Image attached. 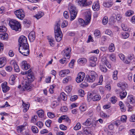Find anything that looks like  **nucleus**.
<instances>
[{
	"label": "nucleus",
	"mask_w": 135,
	"mask_h": 135,
	"mask_svg": "<svg viewBox=\"0 0 135 135\" xmlns=\"http://www.w3.org/2000/svg\"><path fill=\"white\" fill-rule=\"evenodd\" d=\"M19 52L24 56H27L29 54L30 50L26 37L24 36H21L19 39Z\"/></svg>",
	"instance_id": "1"
},
{
	"label": "nucleus",
	"mask_w": 135,
	"mask_h": 135,
	"mask_svg": "<svg viewBox=\"0 0 135 135\" xmlns=\"http://www.w3.org/2000/svg\"><path fill=\"white\" fill-rule=\"evenodd\" d=\"M127 94V93L125 90H122L119 94L120 98L122 99L126 97Z\"/></svg>",
	"instance_id": "22"
},
{
	"label": "nucleus",
	"mask_w": 135,
	"mask_h": 135,
	"mask_svg": "<svg viewBox=\"0 0 135 135\" xmlns=\"http://www.w3.org/2000/svg\"><path fill=\"white\" fill-rule=\"evenodd\" d=\"M60 21H58L55 27V31H61L60 28Z\"/></svg>",
	"instance_id": "27"
},
{
	"label": "nucleus",
	"mask_w": 135,
	"mask_h": 135,
	"mask_svg": "<svg viewBox=\"0 0 135 135\" xmlns=\"http://www.w3.org/2000/svg\"><path fill=\"white\" fill-rule=\"evenodd\" d=\"M119 105L121 111L122 112H125L126 110L124 107V105L123 102L122 101H120L119 102Z\"/></svg>",
	"instance_id": "33"
},
{
	"label": "nucleus",
	"mask_w": 135,
	"mask_h": 135,
	"mask_svg": "<svg viewBox=\"0 0 135 135\" xmlns=\"http://www.w3.org/2000/svg\"><path fill=\"white\" fill-rule=\"evenodd\" d=\"M55 37L57 42H59L62 38V35L61 31H55Z\"/></svg>",
	"instance_id": "14"
},
{
	"label": "nucleus",
	"mask_w": 135,
	"mask_h": 135,
	"mask_svg": "<svg viewBox=\"0 0 135 135\" xmlns=\"http://www.w3.org/2000/svg\"><path fill=\"white\" fill-rule=\"evenodd\" d=\"M134 13V12L131 10H129L127 11L126 13L127 16H130L132 15Z\"/></svg>",
	"instance_id": "44"
},
{
	"label": "nucleus",
	"mask_w": 135,
	"mask_h": 135,
	"mask_svg": "<svg viewBox=\"0 0 135 135\" xmlns=\"http://www.w3.org/2000/svg\"><path fill=\"white\" fill-rule=\"evenodd\" d=\"M101 60L102 61L104 64L107 63L108 62L107 57L105 56L103 57L102 59Z\"/></svg>",
	"instance_id": "57"
},
{
	"label": "nucleus",
	"mask_w": 135,
	"mask_h": 135,
	"mask_svg": "<svg viewBox=\"0 0 135 135\" xmlns=\"http://www.w3.org/2000/svg\"><path fill=\"white\" fill-rule=\"evenodd\" d=\"M126 106L128 107V111L131 112L132 110L133 107L129 103H127L126 104Z\"/></svg>",
	"instance_id": "54"
},
{
	"label": "nucleus",
	"mask_w": 135,
	"mask_h": 135,
	"mask_svg": "<svg viewBox=\"0 0 135 135\" xmlns=\"http://www.w3.org/2000/svg\"><path fill=\"white\" fill-rule=\"evenodd\" d=\"M100 68L102 71L104 72L105 73L107 72V69L105 66L104 65H100Z\"/></svg>",
	"instance_id": "48"
},
{
	"label": "nucleus",
	"mask_w": 135,
	"mask_h": 135,
	"mask_svg": "<svg viewBox=\"0 0 135 135\" xmlns=\"http://www.w3.org/2000/svg\"><path fill=\"white\" fill-rule=\"evenodd\" d=\"M28 74L27 79L24 80L22 83V89L23 90L30 91L31 90L32 87L30 86V83L32 82L35 80V77L33 73L30 70L28 71Z\"/></svg>",
	"instance_id": "2"
},
{
	"label": "nucleus",
	"mask_w": 135,
	"mask_h": 135,
	"mask_svg": "<svg viewBox=\"0 0 135 135\" xmlns=\"http://www.w3.org/2000/svg\"><path fill=\"white\" fill-rule=\"evenodd\" d=\"M89 75H87L85 79L88 82H93L95 81V78L97 76V75L93 71H91Z\"/></svg>",
	"instance_id": "6"
},
{
	"label": "nucleus",
	"mask_w": 135,
	"mask_h": 135,
	"mask_svg": "<svg viewBox=\"0 0 135 135\" xmlns=\"http://www.w3.org/2000/svg\"><path fill=\"white\" fill-rule=\"evenodd\" d=\"M68 110V108L66 106H63L61 108V110L63 112H67Z\"/></svg>",
	"instance_id": "60"
},
{
	"label": "nucleus",
	"mask_w": 135,
	"mask_h": 135,
	"mask_svg": "<svg viewBox=\"0 0 135 135\" xmlns=\"http://www.w3.org/2000/svg\"><path fill=\"white\" fill-rule=\"evenodd\" d=\"M85 76V74L84 72H80L76 79V82L78 83L82 82L84 80Z\"/></svg>",
	"instance_id": "10"
},
{
	"label": "nucleus",
	"mask_w": 135,
	"mask_h": 135,
	"mask_svg": "<svg viewBox=\"0 0 135 135\" xmlns=\"http://www.w3.org/2000/svg\"><path fill=\"white\" fill-rule=\"evenodd\" d=\"M21 66L22 69L26 70L30 68V65L29 64L27 63L26 61L24 60L21 63Z\"/></svg>",
	"instance_id": "15"
},
{
	"label": "nucleus",
	"mask_w": 135,
	"mask_h": 135,
	"mask_svg": "<svg viewBox=\"0 0 135 135\" xmlns=\"http://www.w3.org/2000/svg\"><path fill=\"white\" fill-rule=\"evenodd\" d=\"M127 100L131 104H133L135 103V97L132 95H129L127 97Z\"/></svg>",
	"instance_id": "18"
},
{
	"label": "nucleus",
	"mask_w": 135,
	"mask_h": 135,
	"mask_svg": "<svg viewBox=\"0 0 135 135\" xmlns=\"http://www.w3.org/2000/svg\"><path fill=\"white\" fill-rule=\"evenodd\" d=\"M79 109L81 111L84 112L87 109L86 104H82L80 107Z\"/></svg>",
	"instance_id": "25"
},
{
	"label": "nucleus",
	"mask_w": 135,
	"mask_h": 135,
	"mask_svg": "<svg viewBox=\"0 0 135 135\" xmlns=\"http://www.w3.org/2000/svg\"><path fill=\"white\" fill-rule=\"evenodd\" d=\"M44 15L43 12H38V13L36 15L34 16V17L36 18L37 19H38Z\"/></svg>",
	"instance_id": "30"
},
{
	"label": "nucleus",
	"mask_w": 135,
	"mask_h": 135,
	"mask_svg": "<svg viewBox=\"0 0 135 135\" xmlns=\"http://www.w3.org/2000/svg\"><path fill=\"white\" fill-rule=\"evenodd\" d=\"M78 61V62L83 63L86 62V60L85 58H81L79 59Z\"/></svg>",
	"instance_id": "52"
},
{
	"label": "nucleus",
	"mask_w": 135,
	"mask_h": 135,
	"mask_svg": "<svg viewBox=\"0 0 135 135\" xmlns=\"http://www.w3.org/2000/svg\"><path fill=\"white\" fill-rule=\"evenodd\" d=\"M14 13L18 18L21 20H23L25 16V13L22 9L16 11L14 12Z\"/></svg>",
	"instance_id": "7"
},
{
	"label": "nucleus",
	"mask_w": 135,
	"mask_h": 135,
	"mask_svg": "<svg viewBox=\"0 0 135 135\" xmlns=\"http://www.w3.org/2000/svg\"><path fill=\"white\" fill-rule=\"evenodd\" d=\"M117 85L122 90H125V89L127 88V84H118Z\"/></svg>",
	"instance_id": "32"
},
{
	"label": "nucleus",
	"mask_w": 135,
	"mask_h": 135,
	"mask_svg": "<svg viewBox=\"0 0 135 135\" xmlns=\"http://www.w3.org/2000/svg\"><path fill=\"white\" fill-rule=\"evenodd\" d=\"M92 8L95 11H98L100 9L99 3L98 2H97L94 3Z\"/></svg>",
	"instance_id": "19"
},
{
	"label": "nucleus",
	"mask_w": 135,
	"mask_h": 135,
	"mask_svg": "<svg viewBox=\"0 0 135 135\" xmlns=\"http://www.w3.org/2000/svg\"><path fill=\"white\" fill-rule=\"evenodd\" d=\"M69 10L70 15V20L72 21L74 20L76 18L78 11L76 7L73 5L70 6Z\"/></svg>",
	"instance_id": "5"
},
{
	"label": "nucleus",
	"mask_w": 135,
	"mask_h": 135,
	"mask_svg": "<svg viewBox=\"0 0 135 135\" xmlns=\"http://www.w3.org/2000/svg\"><path fill=\"white\" fill-rule=\"evenodd\" d=\"M70 71L69 69H66L62 70L59 72V76L61 77H64L65 75L69 74Z\"/></svg>",
	"instance_id": "16"
},
{
	"label": "nucleus",
	"mask_w": 135,
	"mask_h": 135,
	"mask_svg": "<svg viewBox=\"0 0 135 135\" xmlns=\"http://www.w3.org/2000/svg\"><path fill=\"white\" fill-rule=\"evenodd\" d=\"M66 115H64L60 117L59 119L58 122L59 123H61L62 122V120H64L65 118V117H66Z\"/></svg>",
	"instance_id": "55"
},
{
	"label": "nucleus",
	"mask_w": 135,
	"mask_h": 135,
	"mask_svg": "<svg viewBox=\"0 0 135 135\" xmlns=\"http://www.w3.org/2000/svg\"><path fill=\"white\" fill-rule=\"evenodd\" d=\"M72 89V86H68L66 87L65 91L68 93H70Z\"/></svg>",
	"instance_id": "43"
},
{
	"label": "nucleus",
	"mask_w": 135,
	"mask_h": 135,
	"mask_svg": "<svg viewBox=\"0 0 135 135\" xmlns=\"http://www.w3.org/2000/svg\"><path fill=\"white\" fill-rule=\"evenodd\" d=\"M9 25L12 30L16 31H20L21 30V26L20 23L15 20H10L9 22Z\"/></svg>",
	"instance_id": "4"
},
{
	"label": "nucleus",
	"mask_w": 135,
	"mask_h": 135,
	"mask_svg": "<svg viewBox=\"0 0 135 135\" xmlns=\"http://www.w3.org/2000/svg\"><path fill=\"white\" fill-rule=\"evenodd\" d=\"M113 4V0H105L103 2V5L106 8H109L111 7Z\"/></svg>",
	"instance_id": "12"
},
{
	"label": "nucleus",
	"mask_w": 135,
	"mask_h": 135,
	"mask_svg": "<svg viewBox=\"0 0 135 135\" xmlns=\"http://www.w3.org/2000/svg\"><path fill=\"white\" fill-rule=\"evenodd\" d=\"M7 59L5 57H2L0 58V68L3 67L6 64Z\"/></svg>",
	"instance_id": "20"
},
{
	"label": "nucleus",
	"mask_w": 135,
	"mask_h": 135,
	"mask_svg": "<svg viewBox=\"0 0 135 135\" xmlns=\"http://www.w3.org/2000/svg\"><path fill=\"white\" fill-rule=\"evenodd\" d=\"M100 35V31L98 30H96L94 33V35L95 36L97 37L99 36Z\"/></svg>",
	"instance_id": "64"
},
{
	"label": "nucleus",
	"mask_w": 135,
	"mask_h": 135,
	"mask_svg": "<svg viewBox=\"0 0 135 135\" xmlns=\"http://www.w3.org/2000/svg\"><path fill=\"white\" fill-rule=\"evenodd\" d=\"M87 0H76V2H77L79 6H86L92 3V2H90L88 3L86 2Z\"/></svg>",
	"instance_id": "11"
},
{
	"label": "nucleus",
	"mask_w": 135,
	"mask_h": 135,
	"mask_svg": "<svg viewBox=\"0 0 135 135\" xmlns=\"http://www.w3.org/2000/svg\"><path fill=\"white\" fill-rule=\"evenodd\" d=\"M91 124V122L90 121V119H88L86 121L83 123V125L85 126H90Z\"/></svg>",
	"instance_id": "39"
},
{
	"label": "nucleus",
	"mask_w": 135,
	"mask_h": 135,
	"mask_svg": "<svg viewBox=\"0 0 135 135\" xmlns=\"http://www.w3.org/2000/svg\"><path fill=\"white\" fill-rule=\"evenodd\" d=\"M109 58L110 60L113 61H115V55L113 54H111Z\"/></svg>",
	"instance_id": "56"
},
{
	"label": "nucleus",
	"mask_w": 135,
	"mask_h": 135,
	"mask_svg": "<svg viewBox=\"0 0 135 135\" xmlns=\"http://www.w3.org/2000/svg\"><path fill=\"white\" fill-rule=\"evenodd\" d=\"M102 21L103 25H105L106 24L108 21V17L106 16H104L103 18Z\"/></svg>",
	"instance_id": "46"
},
{
	"label": "nucleus",
	"mask_w": 135,
	"mask_h": 135,
	"mask_svg": "<svg viewBox=\"0 0 135 135\" xmlns=\"http://www.w3.org/2000/svg\"><path fill=\"white\" fill-rule=\"evenodd\" d=\"M12 64L13 65L15 70L16 72H19L20 71V69L18 65L15 61L12 63Z\"/></svg>",
	"instance_id": "26"
},
{
	"label": "nucleus",
	"mask_w": 135,
	"mask_h": 135,
	"mask_svg": "<svg viewBox=\"0 0 135 135\" xmlns=\"http://www.w3.org/2000/svg\"><path fill=\"white\" fill-rule=\"evenodd\" d=\"M122 37L124 39L127 38L129 36V34L125 32H122Z\"/></svg>",
	"instance_id": "35"
},
{
	"label": "nucleus",
	"mask_w": 135,
	"mask_h": 135,
	"mask_svg": "<svg viewBox=\"0 0 135 135\" xmlns=\"http://www.w3.org/2000/svg\"><path fill=\"white\" fill-rule=\"evenodd\" d=\"M7 30V28L4 26H0V32H5Z\"/></svg>",
	"instance_id": "42"
},
{
	"label": "nucleus",
	"mask_w": 135,
	"mask_h": 135,
	"mask_svg": "<svg viewBox=\"0 0 135 135\" xmlns=\"http://www.w3.org/2000/svg\"><path fill=\"white\" fill-rule=\"evenodd\" d=\"M31 129L32 132L34 133H37L38 132V129L35 126H32L31 127Z\"/></svg>",
	"instance_id": "38"
},
{
	"label": "nucleus",
	"mask_w": 135,
	"mask_h": 135,
	"mask_svg": "<svg viewBox=\"0 0 135 135\" xmlns=\"http://www.w3.org/2000/svg\"><path fill=\"white\" fill-rule=\"evenodd\" d=\"M84 134L86 135L90 133V131H89L88 129L86 128H84Z\"/></svg>",
	"instance_id": "61"
},
{
	"label": "nucleus",
	"mask_w": 135,
	"mask_h": 135,
	"mask_svg": "<svg viewBox=\"0 0 135 135\" xmlns=\"http://www.w3.org/2000/svg\"><path fill=\"white\" fill-rule=\"evenodd\" d=\"M122 30L124 31H126L128 30V28L124 24H122L121 25Z\"/></svg>",
	"instance_id": "59"
},
{
	"label": "nucleus",
	"mask_w": 135,
	"mask_h": 135,
	"mask_svg": "<svg viewBox=\"0 0 135 135\" xmlns=\"http://www.w3.org/2000/svg\"><path fill=\"white\" fill-rule=\"evenodd\" d=\"M88 85L87 83L83 82L80 84V86L81 87L84 88L87 87Z\"/></svg>",
	"instance_id": "51"
},
{
	"label": "nucleus",
	"mask_w": 135,
	"mask_h": 135,
	"mask_svg": "<svg viewBox=\"0 0 135 135\" xmlns=\"http://www.w3.org/2000/svg\"><path fill=\"white\" fill-rule=\"evenodd\" d=\"M22 105L24 107L23 111L24 112H26L27 111L29 108L30 104L28 103L26 104V103L23 102Z\"/></svg>",
	"instance_id": "24"
},
{
	"label": "nucleus",
	"mask_w": 135,
	"mask_h": 135,
	"mask_svg": "<svg viewBox=\"0 0 135 135\" xmlns=\"http://www.w3.org/2000/svg\"><path fill=\"white\" fill-rule=\"evenodd\" d=\"M8 36V34L5 32L0 33V38L2 40H4L7 39Z\"/></svg>",
	"instance_id": "23"
},
{
	"label": "nucleus",
	"mask_w": 135,
	"mask_h": 135,
	"mask_svg": "<svg viewBox=\"0 0 135 135\" xmlns=\"http://www.w3.org/2000/svg\"><path fill=\"white\" fill-rule=\"evenodd\" d=\"M127 119V117L125 115H122L121 118V121L122 122H125Z\"/></svg>",
	"instance_id": "63"
},
{
	"label": "nucleus",
	"mask_w": 135,
	"mask_h": 135,
	"mask_svg": "<svg viewBox=\"0 0 135 135\" xmlns=\"http://www.w3.org/2000/svg\"><path fill=\"white\" fill-rule=\"evenodd\" d=\"M118 74V71L117 70L114 71L113 73V79L115 80H117L118 79L117 75Z\"/></svg>",
	"instance_id": "36"
},
{
	"label": "nucleus",
	"mask_w": 135,
	"mask_h": 135,
	"mask_svg": "<svg viewBox=\"0 0 135 135\" xmlns=\"http://www.w3.org/2000/svg\"><path fill=\"white\" fill-rule=\"evenodd\" d=\"M69 62V60L65 57L61 59L59 61V62L61 64H64L65 63H67Z\"/></svg>",
	"instance_id": "41"
},
{
	"label": "nucleus",
	"mask_w": 135,
	"mask_h": 135,
	"mask_svg": "<svg viewBox=\"0 0 135 135\" xmlns=\"http://www.w3.org/2000/svg\"><path fill=\"white\" fill-rule=\"evenodd\" d=\"M78 93L79 95L81 97H83L84 95V91L81 89H80L78 90Z\"/></svg>",
	"instance_id": "53"
},
{
	"label": "nucleus",
	"mask_w": 135,
	"mask_h": 135,
	"mask_svg": "<svg viewBox=\"0 0 135 135\" xmlns=\"http://www.w3.org/2000/svg\"><path fill=\"white\" fill-rule=\"evenodd\" d=\"M36 125L39 128H41L43 126V124L41 122H38L37 123Z\"/></svg>",
	"instance_id": "62"
},
{
	"label": "nucleus",
	"mask_w": 135,
	"mask_h": 135,
	"mask_svg": "<svg viewBox=\"0 0 135 135\" xmlns=\"http://www.w3.org/2000/svg\"><path fill=\"white\" fill-rule=\"evenodd\" d=\"M25 126L21 125L18 126L17 129V132L19 133H21L25 129Z\"/></svg>",
	"instance_id": "31"
},
{
	"label": "nucleus",
	"mask_w": 135,
	"mask_h": 135,
	"mask_svg": "<svg viewBox=\"0 0 135 135\" xmlns=\"http://www.w3.org/2000/svg\"><path fill=\"white\" fill-rule=\"evenodd\" d=\"M16 77L17 76L15 74L12 75L11 76L9 80V83L11 85H12L14 84Z\"/></svg>",
	"instance_id": "21"
},
{
	"label": "nucleus",
	"mask_w": 135,
	"mask_h": 135,
	"mask_svg": "<svg viewBox=\"0 0 135 135\" xmlns=\"http://www.w3.org/2000/svg\"><path fill=\"white\" fill-rule=\"evenodd\" d=\"M37 113L38 117L40 118H42L44 116V111L42 109L38 110L37 112Z\"/></svg>",
	"instance_id": "28"
},
{
	"label": "nucleus",
	"mask_w": 135,
	"mask_h": 135,
	"mask_svg": "<svg viewBox=\"0 0 135 135\" xmlns=\"http://www.w3.org/2000/svg\"><path fill=\"white\" fill-rule=\"evenodd\" d=\"M85 19L84 21L82 18H80L78 20L79 25L81 26L85 27L88 25L90 22L91 19L90 12L89 11L85 12Z\"/></svg>",
	"instance_id": "3"
},
{
	"label": "nucleus",
	"mask_w": 135,
	"mask_h": 135,
	"mask_svg": "<svg viewBox=\"0 0 135 135\" xmlns=\"http://www.w3.org/2000/svg\"><path fill=\"white\" fill-rule=\"evenodd\" d=\"M117 100V98L115 96H113L111 99V102L113 104L115 103Z\"/></svg>",
	"instance_id": "47"
},
{
	"label": "nucleus",
	"mask_w": 135,
	"mask_h": 135,
	"mask_svg": "<svg viewBox=\"0 0 135 135\" xmlns=\"http://www.w3.org/2000/svg\"><path fill=\"white\" fill-rule=\"evenodd\" d=\"M35 37V33L34 32L32 31L31 32L28 36V38L31 42H33L34 40Z\"/></svg>",
	"instance_id": "17"
},
{
	"label": "nucleus",
	"mask_w": 135,
	"mask_h": 135,
	"mask_svg": "<svg viewBox=\"0 0 135 135\" xmlns=\"http://www.w3.org/2000/svg\"><path fill=\"white\" fill-rule=\"evenodd\" d=\"M71 77L70 76H67V77L64 78L63 80V82L64 83H67L68 81L71 80Z\"/></svg>",
	"instance_id": "50"
},
{
	"label": "nucleus",
	"mask_w": 135,
	"mask_h": 135,
	"mask_svg": "<svg viewBox=\"0 0 135 135\" xmlns=\"http://www.w3.org/2000/svg\"><path fill=\"white\" fill-rule=\"evenodd\" d=\"M108 49L109 51L110 52H113L115 50V48L114 45L113 44L111 43L110 45L109 46Z\"/></svg>",
	"instance_id": "34"
},
{
	"label": "nucleus",
	"mask_w": 135,
	"mask_h": 135,
	"mask_svg": "<svg viewBox=\"0 0 135 135\" xmlns=\"http://www.w3.org/2000/svg\"><path fill=\"white\" fill-rule=\"evenodd\" d=\"M7 83L6 82H4L1 84L2 90L3 93L7 92L10 89V87L7 86Z\"/></svg>",
	"instance_id": "13"
},
{
	"label": "nucleus",
	"mask_w": 135,
	"mask_h": 135,
	"mask_svg": "<svg viewBox=\"0 0 135 135\" xmlns=\"http://www.w3.org/2000/svg\"><path fill=\"white\" fill-rule=\"evenodd\" d=\"M89 97L91 98L94 101L99 100L101 98V96L100 95H94L93 92L89 93L88 97V98Z\"/></svg>",
	"instance_id": "9"
},
{
	"label": "nucleus",
	"mask_w": 135,
	"mask_h": 135,
	"mask_svg": "<svg viewBox=\"0 0 135 135\" xmlns=\"http://www.w3.org/2000/svg\"><path fill=\"white\" fill-rule=\"evenodd\" d=\"M100 115L102 117L104 118H108L109 117V115H107L106 113L102 111H101L100 112Z\"/></svg>",
	"instance_id": "37"
},
{
	"label": "nucleus",
	"mask_w": 135,
	"mask_h": 135,
	"mask_svg": "<svg viewBox=\"0 0 135 135\" xmlns=\"http://www.w3.org/2000/svg\"><path fill=\"white\" fill-rule=\"evenodd\" d=\"M71 51L70 48L66 47L61 52L62 55L65 57H67V59L69 60L70 57V53Z\"/></svg>",
	"instance_id": "8"
},
{
	"label": "nucleus",
	"mask_w": 135,
	"mask_h": 135,
	"mask_svg": "<svg viewBox=\"0 0 135 135\" xmlns=\"http://www.w3.org/2000/svg\"><path fill=\"white\" fill-rule=\"evenodd\" d=\"M48 41L50 45L53 46L54 45V38L52 37H48Z\"/></svg>",
	"instance_id": "29"
},
{
	"label": "nucleus",
	"mask_w": 135,
	"mask_h": 135,
	"mask_svg": "<svg viewBox=\"0 0 135 135\" xmlns=\"http://www.w3.org/2000/svg\"><path fill=\"white\" fill-rule=\"evenodd\" d=\"M81 127V125L80 123H78L76 126L74 127V129L75 130H77L80 129Z\"/></svg>",
	"instance_id": "40"
},
{
	"label": "nucleus",
	"mask_w": 135,
	"mask_h": 135,
	"mask_svg": "<svg viewBox=\"0 0 135 135\" xmlns=\"http://www.w3.org/2000/svg\"><path fill=\"white\" fill-rule=\"evenodd\" d=\"M68 25V22L64 20L62 23L61 27L64 28L67 26Z\"/></svg>",
	"instance_id": "49"
},
{
	"label": "nucleus",
	"mask_w": 135,
	"mask_h": 135,
	"mask_svg": "<svg viewBox=\"0 0 135 135\" xmlns=\"http://www.w3.org/2000/svg\"><path fill=\"white\" fill-rule=\"evenodd\" d=\"M61 98L62 100L65 101L66 99V96L64 93H62L61 95Z\"/></svg>",
	"instance_id": "58"
},
{
	"label": "nucleus",
	"mask_w": 135,
	"mask_h": 135,
	"mask_svg": "<svg viewBox=\"0 0 135 135\" xmlns=\"http://www.w3.org/2000/svg\"><path fill=\"white\" fill-rule=\"evenodd\" d=\"M48 117L51 118H54L55 117V114L54 113L49 112L47 113Z\"/></svg>",
	"instance_id": "45"
}]
</instances>
